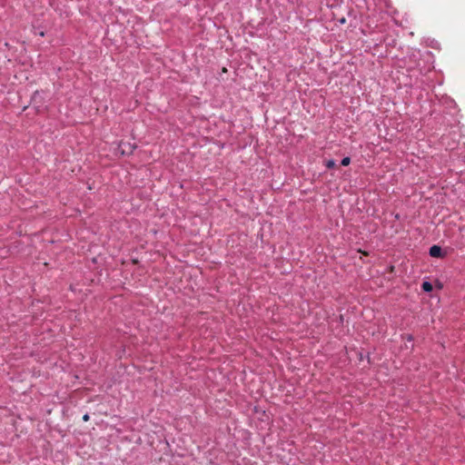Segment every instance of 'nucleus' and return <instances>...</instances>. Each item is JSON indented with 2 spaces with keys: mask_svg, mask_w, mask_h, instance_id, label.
<instances>
[{
  "mask_svg": "<svg viewBox=\"0 0 465 465\" xmlns=\"http://www.w3.org/2000/svg\"><path fill=\"white\" fill-rule=\"evenodd\" d=\"M430 255L431 257H441L442 251L441 248L438 245H433L430 248Z\"/></svg>",
  "mask_w": 465,
  "mask_h": 465,
  "instance_id": "1",
  "label": "nucleus"
},
{
  "mask_svg": "<svg viewBox=\"0 0 465 465\" xmlns=\"http://www.w3.org/2000/svg\"><path fill=\"white\" fill-rule=\"evenodd\" d=\"M421 289L426 292H431L432 284L429 282H423L421 284Z\"/></svg>",
  "mask_w": 465,
  "mask_h": 465,
  "instance_id": "2",
  "label": "nucleus"
},
{
  "mask_svg": "<svg viewBox=\"0 0 465 465\" xmlns=\"http://www.w3.org/2000/svg\"><path fill=\"white\" fill-rule=\"evenodd\" d=\"M328 169L334 168L336 166V163L333 160H328L325 163Z\"/></svg>",
  "mask_w": 465,
  "mask_h": 465,
  "instance_id": "3",
  "label": "nucleus"
},
{
  "mask_svg": "<svg viewBox=\"0 0 465 465\" xmlns=\"http://www.w3.org/2000/svg\"><path fill=\"white\" fill-rule=\"evenodd\" d=\"M351 163V158L350 157H344L342 160H341V165L343 166H347L349 165Z\"/></svg>",
  "mask_w": 465,
  "mask_h": 465,
  "instance_id": "4",
  "label": "nucleus"
},
{
  "mask_svg": "<svg viewBox=\"0 0 465 465\" xmlns=\"http://www.w3.org/2000/svg\"><path fill=\"white\" fill-rule=\"evenodd\" d=\"M89 419H90V417H89V415H88V414H84V415L83 416V420H84V421H88V420H89Z\"/></svg>",
  "mask_w": 465,
  "mask_h": 465,
  "instance_id": "5",
  "label": "nucleus"
},
{
  "mask_svg": "<svg viewBox=\"0 0 465 465\" xmlns=\"http://www.w3.org/2000/svg\"><path fill=\"white\" fill-rule=\"evenodd\" d=\"M129 147H130L129 148L130 149V153L133 152L134 147H132L131 145H129Z\"/></svg>",
  "mask_w": 465,
  "mask_h": 465,
  "instance_id": "6",
  "label": "nucleus"
}]
</instances>
